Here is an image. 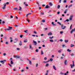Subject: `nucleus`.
Returning <instances> with one entry per match:
<instances>
[{"label": "nucleus", "instance_id": "obj_28", "mask_svg": "<svg viewBox=\"0 0 75 75\" xmlns=\"http://www.w3.org/2000/svg\"><path fill=\"white\" fill-rule=\"evenodd\" d=\"M69 73V72L68 71H67L66 72V73H65L64 74V75H67V74H68Z\"/></svg>", "mask_w": 75, "mask_h": 75}, {"label": "nucleus", "instance_id": "obj_18", "mask_svg": "<svg viewBox=\"0 0 75 75\" xmlns=\"http://www.w3.org/2000/svg\"><path fill=\"white\" fill-rule=\"evenodd\" d=\"M49 4L50 6H52L53 5V4H52V3L51 2H50L49 3Z\"/></svg>", "mask_w": 75, "mask_h": 75}, {"label": "nucleus", "instance_id": "obj_57", "mask_svg": "<svg viewBox=\"0 0 75 75\" xmlns=\"http://www.w3.org/2000/svg\"><path fill=\"white\" fill-rule=\"evenodd\" d=\"M4 39H7V38L6 37L4 36Z\"/></svg>", "mask_w": 75, "mask_h": 75}, {"label": "nucleus", "instance_id": "obj_26", "mask_svg": "<svg viewBox=\"0 0 75 75\" xmlns=\"http://www.w3.org/2000/svg\"><path fill=\"white\" fill-rule=\"evenodd\" d=\"M54 38V36H52V37H50L49 38L50 39H52Z\"/></svg>", "mask_w": 75, "mask_h": 75}, {"label": "nucleus", "instance_id": "obj_11", "mask_svg": "<svg viewBox=\"0 0 75 75\" xmlns=\"http://www.w3.org/2000/svg\"><path fill=\"white\" fill-rule=\"evenodd\" d=\"M25 40H24V42H25H25H27L28 41L27 39H25Z\"/></svg>", "mask_w": 75, "mask_h": 75}, {"label": "nucleus", "instance_id": "obj_6", "mask_svg": "<svg viewBox=\"0 0 75 75\" xmlns=\"http://www.w3.org/2000/svg\"><path fill=\"white\" fill-rule=\"evenodd\" d=\"M6 61V60H3L1 61L0 62L1 63H2V64H4V61Z\"/></svg>", "mask_w": 75, "mask_h": 75}, {"label": "nucleus", "instance_id": "obj_44", "mask_svg": "<svg viewBox=\"0 0 75 75\" xmlns=\"http://www.w3.org/2000/svg\"><path fill=\"white\" fill-rule=\"evenodd\" d=\"M71 56H74V53H72L71 54Z\"/></svg>", "mask_w": 75, "mask_h": 75}, {"label": "nucleus", "instance_id": "obj_49", "mask_svg": "<svg viewBox=\"0 0 75 75\" xmlns=\"http://www.w3.org/2000/svg\"><path fill=\"white\" fill-rule=\"evenodd\" d=\"M69 19H67L66 20V21H67V22H68L69 21Z\"/></svg>", "mask_w": 75, "mask_h": 75}, {"label": "nucleus", "instance_id": "obj_7", "mask_svg": "<svg viewBox=\"0 0 75 75\" xmlns=\"http://www.w3.org/2000/svg\"><path fill=\"white\" fill-rule=\"evenodd\" d=\"M33 42L34 44L35 45H37V42L33 40Z\"/></svg>", "mask_w": 75, "mask_h": 75}, {"label": "nucleus", "instance_id": "obj_32", "mask_svg": "<svg viewBox=\"0 0 75 75\" xmlns=\"http://www.w3.org/2000/svg\"><path fill=\"white\" fill-rule=\"evenodd\" d=\"M41 15H44V13L43 12H41Z\"/></svg>", "mask_w": 75, "mask_h": 75}, {"label": "nucleus", "instance_id": "obj_60", "mask_svg": "<svg viewBox=\"0 0 75 75\" xmlns=\"http://www.w3.org/2000/svg\"><path fill=\"white\" fill-rule=\"evenodd\" d=\"M44 59H45V60H47V57H45Z\"/></svg>", "mask_w": 75, "mask_h": 75}, {"label": "nucleus", "instance_id": "obj_47", "mask_svg": "<svg viewBox=\"0 0 75 75\" xmlns=\"http://www.w3.org/2000/svg\"><path fill=\"white\" fill-rule=\"evenodd\" d=\"M72 62H73V66H74V61H73Z\"/></svg>", "mask_w": 75, "mask_h": 75}, {"label": "nucleus", "instance_id": "obj_4", "mask_svg": "<svg viewBox=\"0 0 75 75\" xmlns=\"http://www.w3.org/2000/svg\"><path fill=\"white\" fill-rule=\"evenodd\" d=\"M4 6L2 7V9L4 10L6 8V4L5 3L4 4Z\"/></svg>", "mask_w": 75, "mask_h": 75}, {"label": "nucleus", "instance_id": "obj_8", "mask_svg": "<svg viewBox=\"0 0 75 75\" xmlns=\"http://www.w3.org/2000/svg\"><path fill=\"white\" fill-rule=\"evenodd\" d=\"M48 35H52V33L51 32H50L48 34Z\"/></svg>", "mask_w": 75, "mask_h": 75}, {"label": "nucleus", "instance_id": "obj_53", "mask_svg": "<svg viewBox=\"0 0 75 75\" xmlns=\"http://www.w3.org/2000/svg\"><path fill=\"white\" fill-rule=\"evenodd\" d=\"M60 41L61 42H62V41H63V40H62V39H60Z\"/></svg>", "mask_w": 75, "mask_h": 75}, {"label": "nucleus", "instance_id": "obj_16", "mask_svg": "<svg viewBox=\"0 0 75 75\" xmlns=\"http://www.w3.org/2000/svg\"><path fill=\"white\" fill-rule=\"evenodd\" d=\"M19 45H22V42H21V41H20V42L19 43Z\"/></svg>", "mask_w": 75, "mask_h": 75}, {"label": "nucleus", "instance_id": "obj_54", "mask_svg": "<svg viewBox=\"0 0 75 75\" xmlns=\"http://www.w3.org/2000/svg\"><path fill=\"white\" fill-rule=\"evenodd\" d=\"M50 60H49L47 61L46 62V63H47V62H50Z\"/></svg>", "mask_w": 75, "mask_h": 75}, {"label": "nucleus", "instance_id": "obj_15", "mask_svg": "<svg viewBox=\"0 0 75 75\" xmlns=\"http://www.w3.org/2000/svg\"><path fill=\"white\" fill-rule=\"evenodd\" d=\"M69 41H68V40H64V42H65L66 43H67V42H68Z\"/></svg>", "mask_w": 75, "mask_h": 75}, {"label": "nucleus", "instance_id": "obj_12", "mask_svg": "<svg viewBox=\"0 0 75 75\" xmlns=\"http://www.w3.org/2000/svg\"><path fill=\"white\" fill-rule=\"evenodd\" d=\"M67 60H65L64 61V64L65 65L67 64Z\"/></svg>", "mask_w": 75, "mask_h": 75}, {"label": "nucleus", "instance_id": "obj_19", "mask_svg": "<svg viewBox=\"0 0 75 75\" xmlns=\"http://www.w3.org/2000/svg\"><path fill=\"white\" fill-rule=\"evenodd\" d=\"M62 52V50H58V52L59 53H60Z\"/></svg>", "mask_w": 75, "mask_h": 75}, {"label": "nucleus", "instance_id": "obj_58", "mask_svg": "<svg viewBox=\"0 0 75 75\" xmlns=\"http://www.w3.org/2000/svg\"><path fill=\"white\" fill-rule=\"evenodd\" d=\"M39 9L40 10H41V7H39Z\"/></svg>", "mask_w": 75, "mask_h": 75}, {"label": "nucleus", "instance_id": "obj_55", "mask_svg": "<svg viewBox=\"0 0 75 75\" xmlns=\"http://www.w3.org/2000/svg\"><path fill=\"white\" fill-rule=\"evenodd\" d=\"M60 74H61V75H63L64 74L63 73L61 72L60 73Z\"/></svg>", "mask_w": 75, "mask_h": 75}, {"label": "nucleus", "instance_id": "obj_46", "mask_svg": "<svg viewBox=\"0 0 75 75\" xmlns=\"http://www.w3.org/2000/svg\"><path fill=\"white\" fill-rule=\"evenodd\" d=\"M68 9H66L65 10V11H66V12H67L68 11Z\"/></svg>", "mask_w": 75, "mask_h": 75}, {"label": "nucleus", "instance_id": "obj_23", "mask_svg": "<svg viewBox=\"0 0 75 75\" xmlns=\"http://www.w3.org/2000/svg\"><path fill=\"white\" fill-rule=\"evenodd\" d=\"M67 51L68 52H71V50H69V49H67Z\"/></svg>", "mask_w": 75, "mask_h": 75}, {"label": "nucleus", "instance_id": "obj_22", "mask_svg": "<svg viewBox=\"0 0 75 75\" xmlns=\"http://www.w3.org/2000/svg\"><path fill=\"white\" fill-rule=\"evenodd\" d=\"M72 25L71 24L70 27V30H72Z\"/></svg>", "mask_w": 75, "mask_h": 75}, {"label": "nucleus", "instance_id": "obj_21", "mask_svg": "<svg viewBox=\"0 0 75 75\" xmlns=\"http://www.w3.org/2000/svg\"><path fill=\"white\" fill-rule=\"evenodd\" d=\"M50 41L51 42H54V40L52 39L50 40Z\"/></svg>", "mask_w": 75, "mask_h": 75}, {"label": "nucleus", "instance_id": "obj_31", "mask_svg": "<svg viewBox=\"0 0 75 75\" xmlns=\"http://www.w3.org/2000/svg\"><path fill=\"white\" fill-rule=\"evenodd\" d=\"M41 55H43V54H44V52H43V51H42V50H41Z\"/></svg>", "mask_w": 75, "mask_h": 75}, {"label": "nucleus", "instance_id": "obj_40", "mask_svg": "<svg viewBox=\"0 0 75 75\" xmlns=\"http://www.w3.org/2000/svg\"><path fill=\"white\" fill-rule=\"evenodd\" d=\"M8 65H9V66H10V67H12V66H11V65L9 63H8Z\"/></svg>", "mask_w": 75, "mask_h": 75}, {"label": "nucleus", "instance_id": "obj_3", "mask_svg": "<svg viewBox=\"0 0 75 75\" xmlns=\"http://www.w3.org/2000/svg\"><path fill=\"white\" fill-rule=\"evenodd\" d=\"M73 16H74V15H71L70 16V18H69V20L72 21V17H73Z\"/></svg>", "mask_w": 75, "mask_h": 75}, {"label": "nucleus", "instance_id": "obj_42", "mask_svg": "<svg viewBox=\"0 0 75 75\" xmlns=\"http://www.w3.org/2000/svg\"><path fill=\"white\" fill-rule=\"evenodd\" d=\"M57 23L58 24H59L60 25H61V23H59V22H57Z\"/></svg>", "mask_w": 75, "mask_h": 75}, {"label": "nucleus", "instance_id": "obj_52", "mask_svg": "<svg viewBox=\"0 0 75 75\" xmlns=\"http://www.w3.org/2000/svg\"><path fill=\"white\" fill-rule=\"evenodd\" d=\"M45 30H48V28H46L45 29Z\"/></svg>", "mask_w": 75, "mask_h": 75}, {"label": "nucleus", "instance_id": "obj_33", "mask_svg": "<svg viewBox=\"0 0 75 75\" xmlns=\"http://www.w3.org/2000/svg\"><path fill=\"white\" fill-rule=\"evenodd\" d=\"M63 3H67V0H64L63 1Z\"/></svg>", "mask_w": 75, "mask_h": 75}, {"label": "nucleus", "instance_id": "obj_34", "mask_svg": "<svg viewBox=\"0 0 75 75\" xmlns=\"http://www.w3.org/2000/svg\"><path fill=\"white\" fill-rule=\"evenodd\" d=\"M29 64H30V65H31V64H32L30 60H29Z\"/></svg>", "mask_w": 75, "mask_h": 75}, {"label": "nucleus", "instance_id": "obj_13", "mask_svg": "<svg viewBox=\"0 0 75 75\" xmlns=\"http://www.w3.org/2000/svg\"><path fill=\"white\" fill-rule=\"evenodd\" d=\"M29 47H29L30 49H31V50H33V47H31V45H29Z\"/></svg>", "mask_w": 75, "mask_h": 75}, {"label": "nucleus", "instance_id": "obj_10", "mask_svg": "<svg viewBox=\"0 0 75 75\" xmlns=\"http://www.w3.org/2000/svg\"><path fill=\"white\" fill-rule=\"evenodd\" d=\"M70 66L71 67V68H73V67H74V66H73V65L72 64H70Z\"/></svg>", "mask_w": 75, "mask_h": 75}, {"label": "nucleus", "instance_id": "obj_14", "mask_svg": "<svg viewBox=\"0 0 75 75\" xmlns=\"http://www.w3.org/2000/svg\"><path fill=\"white\" fill-rule=\"evenodd\" d=\"M53 68L54 70H57V69H56V67H55L54 65H53Z\"/></svg>", "mask_w": 75, "mask_h": 75}, {"label": "nucleus", "instance_id": "obj_9", "mask_svg": "<svg viewBox=\"0 0 75 75\" xmlns=\"http://www.w3.org/2000/svg\"><path fill=\"white\" fill-rule=\"evenodd\" d=\"M14 57L15 58H20V56H14Z\"/></svg>", "mask_w": 75, "mask_h": 75}, {"label": "nucleus", "instance_id": "obj_48", "mask_svg": "<svg viewBox=\"0 0 75 75\" xmlns=\"http://www.w3.org/2000/svg\"><path fill=\"white\" fill-rule=\"evenodd\" d=\"M59 13H60V11H59V12H57V14H59Z\"/></svg>", "mask_w": 75, "mask_h": 75}, {"label": "nucleus", "instance_id": "obj_20", "mask_svg": "<svg viewBox=\"0 0 75 75\" xmlns=\"http://www.w3.org/2000/svg\"><path fill=\"white\" fill-rule=\"evenodd\" d=\"M45 8H48V5H47L46 6H45Z\"/></svg>", "mask_w": 75, "mask_h": 75}, {"label": "nucleus", "instance_id": "obj_37", "mask_svg": "<svg viewBox=\"0 0 75 75\" xmlns=\"http://www.w3.org/2000/svg\"><path fill=\"white\" fill-rule=\"evenodd\" d=\"M60 8V5H58L57 6V8Z\"/></svg>", "mask_w": 75, "mask_h": 75}, {"label": "nucleus", "instance_id": "obj_24", "mask_svg": "<svg viewBox=\"0 0 75 75\" xmlns=\"http://www.w3.org/2000/svg\"><path fill=\"white\" fill-rule=\"evenodd\" d=\"M75 46V45H73L72 44H71V47H74Z\"/></svg>", "mask_w": 75, "mask_h": 75}, {"label": "nucleus", "instance_id": "obj_38", "mask_svg": "<svg viewBox=\"0 0 75 75\" xmlns=\"http://www.w3.org/2000/svg\"><path fill=\"white\" fill-rule=\"evenodd\" d=\"M15 40H16V41H18V38H16L15 39Z\"/></svg>", "mask_w": 75, "mask_h": 75}, {"label": "nucleus", "instance_id": "obj_50", "mask_svg": "<svg viewBox=\"0 0 75 75\" xmlns=\"http://www.w3.org/2000/svg\"><path fill=\"white\" fill-rule=\"evenodd\" d=\"M3 55H4V56H5V55H6V53H4L3 54Z\"/></svg>", "mask_w": 75, "mask_h": 75}, {"label": "nucleus", "instance_id": "obj_59", "mask_svg": "<svg viewBox=\"0 0 75 75\" xmlns=\"http://www.w3.org/2000/svg\"><path fill=\"white\" fill-rule=\"evenodd\" d=\"M6 4H9V3H8V2H7L6 3Z\"/></svg>", "mask_w": 75, "mask_h": 75}, {"label": "nucleus", "instance_id": "obj_29", "mask_svg": "<svg viewBox=\"0 0 75 75\" xmlns=\"http://www.w3.org/2000/svg\"><path fill=\"white\" fill-rule=\"evenodd\" d=\"M45 20L43 19L42 21V22H43V23H45Z\"/></svg>", "mask_w": 75, "mask_h": 75}, {"label": "nucleus", "instance_id": "obj_2", "mask_svg": "<svg viewBox=\"0 0 75 75\" xmlns=\"http://www.w3.org/2000/svg\"><path fill=\"white\" fill-rule=\"evenodd\" d=\"M64 25H63V24H62L61 25V28H62V29H63V30H64L66 28V26H64Z\"/></svg>", "mask_w": 75, "mask_h": 75}, {"label": "nucleus", "instance_id": "obj_27", "mask_svg": "<svg viewBox=\"0 0 75 75\" xmlns=\"http://www.w3.org/2000/svg\"><path fill=\"white\" fill-rule=\"evenodd\" d=\"M46 67H48V66H49V64H46L45 65Z\"/></svg>", "mask_w": 75, "mask_h": 75}, {"label": "nucleus", "instance_id": "obj_25", "mask_svg": "<svg viewBox=\"0 0 75 75\" xmlns=\"http://www.w3.org/2000/svg\"><path fill=\"white\" fill-rule=\"evenodd\" d=\"M50 60L51 62H52V61H53V59H52V58H50Z\"/></svg>", "mask_w": 75, "mask_h": 75}, {"label": "nucleus", "instance_id": "obj_45", "mask_svg": "<svg viewBox=\"0 0 75 75\" xmlns=\"http://www.w3.org/2000/svg\"><path fill=\"white\" fill-rule=\"evenodd\" d=\"M69 7H72V4H71L70 5H69Z\"/></svg>", "mask_w": 75, "mask_h": 75}, {"label": "nucleus", "instance_id": "obj_62", "mask_svg": "<svg viewBox=\"0 0 75 75\" xmlns=\"http://www.w3.org/2000/svg\"><path fill=\"white\" fill-rule=\"evenodd\" d=\"M11 18H13V16H12L11 15Z\"/></svg>", "mask_w": 75, "mask_h": 75}, {"label": "nucleus", "instance_id": "obj_1", "mask_svg": "<svg viewBox=\"0 0 75 75\" xmlns=\"http://www.w3.org/2000/svg\"><path fill=\"white\" fill-rule=\"evenodd\" d=\"M8 28H9L8 29H5V31H7V30H11V29L13 28L12 27H11L10 26L8 27Z\"/></svg>", "mask_w": 75, "mask_h": 75}, {"label": "nucleus", "instance_id": "obj_30", "mask_svg": "<svg viewBox=\"0 0 75 75\" xmlns=\"http://www.w3.org/2000/svg\"><path fill=\"white\" fill-rule=\"evenodd\" d=\"M52 24L53 25H56V24H54V22H52Z\"/></svg>", "mask_w": 75, "mask_h": 75}, {"label": "nucleus", "instance_id": "obj_39", "mask_svg": "<svg viewBox=\"0 0 75 75\" xmlns=\"http://www.w3.org/2000/svg\"><path fill=\"white\" fill-rule=\"evenodd\" d=\"M27 31H28V30H26L24 31V32H25V33H27Z\"/></svg>", "mask_w": 75, "mask_h": 75}, {"label": "nucleus", "instance_id": "obj_5", "mask_svg": "<svg viewBox=\"0 0 75 75\" xmlns=\"http://www.w3.org/2000/svg\"><path fill=\"white\" fill-rule=\"evenodd\" d=\"M75 32V28H74V29H72L70 31V33L72 34V33H73V32Z\"/></svg>", "mask_w": 75, "mask_h": 75}, {"label": "nucleus", "instance_id": "obj_64", "mask_svg": "<svg viewBox=\"0 0 75 75\" xmlns=\"http://www.w3.org/2000/svg\"><path fill=\"white\" fill-rule=\"evenodd\" d=\"M12 41H13V40H10V42H12Z\"/></svg>", "mask_w": 75, "mask_h": 75}, {"label": "nucleus", "instance_id": "obj_36", "mask_svg": "<svg viewBox=\"0 0 75 75\" xmlns=\"http://www.w3.org/2000/svg\"><path fill=\"white\" fill-rule=\"evenodd\" d=\"M14 10H17L18 8H13Z\"/></svg>", "mask_w": 75, "mask_h": 75}, {"label": "nucleus", "instance_id": "obj_41", "mask_svg": "<svg viewBox=\"0 0 75 75\" xmlns=\"http://www.w3.org/2000/svg\"><path fill=\"white\" fill-rule=\"evenodd\" d=\"M63 33H64V32H63V31H60V33L61 34H63Z\"/></svg>", "mask_w": 75, "mask_h": 75}, {"label": "nucleus", "instance_id": "obj_56", "mask_svg": "<svg viewBox=\"0 0 75 75\" xmlns=\"http://www.w3.org/2000/svg\"><path fill=\"white\" fill-rule=\"evenodd\" d=\"M33 33H35V34H37V32H36L35 31H34Z\"/></svg>", "mask_w": 75, "mask_h": 75}, {"label": "nucleus", "instance_id": "obj_51", "mask_svg": "<svg viewBox=\"0 0 75 75\" xmlns=\"http://www.w3.org/2000/svg\"><path fill=\"white\" fill-rule=\"evenodd\" d=\"M72 72H75V69L72 70Z\"/></svg>", "mask_w": 75, "mask_h": 75}, {"label": "nucleus", "instance_id": "obj_63", "mask_svg": "<svg viewBox=\"0 0 75 75\" xmlns=\"http://www.w3.org/2000/svg\"><path fill=\"white\" fill-rule=\"evenodd\" d=\"M20 37L21 38H22V37H23V35H21L20 36Z\"/></svg>", "mask_w": 75, "mask_h": 75}, {"label": "nucleus", "instance_id": "obj_61", "mask_svg": "<svg viewBox=\"0 0 75 75\" xmlns=\"http://www.w3.org/2000/svg\"><path fill=\"white\" fill-rule=\"evenodd\" d=\"M61 0H59V3H61Z\"/></svg>", "mask_w": 75, "mask_h": 75}, {"label": "nucleus", "instance_id": "obj_17", "mask_svg": "<svg viewBox=\"0 0 75 75\" xmlns=\"http://www.w3.org/2000/svg\"><path fill=\"white\" fill-rule=\"evenodd\" d=\"M19 9H18V10H19V11H21V9H22V8H21V7L20 6H19Z\"/></svg>", "mask_w": 75, "mask_h": 75}, {"label": "nucleus", "instance_id": "obj_43", "mask_svg": "<svg viewBox=\"0 0 75 75\" xmlns=\"http://www.w3.org/2000/svg\"><path fill=\"white\" fill-rule=\"evenodd\" d=\"M26 20H27V21H28V23H30V21H29V20H28V19H27Z\"/></svg>", "mask_w": 75, "mask_h": 75}, {"label": "nucleus", "instance_id": "obj_35", "mask_svg": "<svg viewBox=\"0 0 75 75\" xmlns=\"http://www.w3.org/2000/svg\"><path fill=\"white\" fill-rule=\"evenodd\" d=\"M11 64H13V61L11 60Z\"/></svg>", "mask_w": 75, "mask_h": 75}]
</instances>
